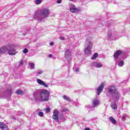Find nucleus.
Masks as SVG:
<instances>
[{
    "mask_svg": "<svg viewBox=\"0 0 130 130\" xmlns=\"http://www.w3.org/2000/svg\"><path fill=\"white\" fill-rule=\"evenodd\" d=\"M16 48H17V46L14 44L9 45L7 47L4 46L0 49V56L6 51L9 55H16V53H17Z\"/></svg>",
    "mask_w": 130,
    "mask_h": 130,
    "instance_id": "nucleus-1",
    "label": "nucleus"
},
{
    "mask_svg": "<svg viewBox=\"0 0 130 130\" xmlns=\"http://www.w3.org/2000/svg\"><path fill=\"white\" fill-rule=\"evenodd\" d=\"M49 15V10L47 8H44L41 10L36 12L34 18L37 21H41L42 17L47 18Z\"/></svg>",
    "mask_w": 130,
    "mask_h": 130,
    "instance_id": "nucleus-2",
    "label": "nucleus"
},
{
    "mask_svg": "<svg viewBox=\"0 0 130 130\" xmlns=\"http://www.w3.org/2000/svg\"><path fill=\"white\" fill-rule=\"evenodd\" d=\"M108 92L111 94L113 101L114 102H118L120 94L114 86H110L108 89Z\"/></svg>",
    "mask_w": 130,
    "mask_h": 130,
    "instance_id": "nucleus-3",
    "label": "nucleus"
},
{
    "mask_svg": "<svg viewBox=\"0 0 130 130\" xmlns=\"http://www.w3.org/2000/svg\"><path fill=\"white\" fill-rule=\"evenodd\" d=\"M50 95V92H49V91L46 89H42L40 91L41 101H42L43 102L48 101Z\"/></svg>",
    "mask_w": 130,
    "mask_h": 130,
    "instance_id": "nucleus-4",
    "label": "nucleus"
},
{
    "mask_svg": "<svg viewBox=\"0 0 130 130\" xmlns=\"http://www.w3.org/2000/svg\"><path fill=\"white\" fill-rule=\"evenodd\" d=\"M93 46V44L89 39H87L85 44V54H90L91 53V49H92V47Z\"/></svg>",
    "mask_w": 130,
    "mask_h": 130,
    "instance_id": "nucleus-5",
    "label": "nucleus"
},
{
    "mask_svg": "<svg viewBox=\"0 0 130 130\" xmlns=\"http://www.w3.org/2000/svg\"><path fill=\"white\" fill-rule=\"evenodd\" d=\"M64 57L68 61V64H70L71 62L70 60L72 59V53L70 50H67L64 53Z\"/></svg>",
    "mask_w": 130,
    "mask_h": 130,
    "instance_id": "nucleus-6",
    "label": "nucleus"
},
{
    "mask_svg": "<svg viewBox=\"0 0 130 130\" xmlns=\"http://www.w3.org/2000/svg\"><path fill=\"white\" fill-rule=\"evenodd\" d=\"M70 11H71L72 13H80V12H82V10L76 8V6L74 4L70 5Z\"/></svg>",
    "mask_w": 130,
    "mask_h": 130,
    "instance_id": "nucleus-7",
    "label": "nucleus"
},
{
    "mask_svg": "<svg viewBox=\"0 0 130 130\" xmlns=\"http://www.w3.org/2000/svg\"><path fill=\"white\" fill-rule=\"evenodd\" d=\"M58 114H59V111L56 109L54 110L52 117L53 119H54L55 121H56V122H58V121H59V120L58 119Z\"/></svg>",
    "mask_w": 130,
    "mask_h": 130,
    "instance_id": "nucleus-8",
    "label": "nucleus"
},
{
    "mask_svg": "<svg viewBox=\"0 0 130 130\" xmlns=\"http://www.w3.org/2000/svg\"><path fill=\"white\" fill-rule=\"evenodd\" d=\"M99 104H100V102L98 99H94L93 100L92 103V106L89 107L90 109H92V108H94L95 107H98L99 106Z\"/></svg>",
    "mask_w": 130,
    "mask_h": 130,
    "instance_id": "nucleus-9",
    "label": "nucleus"
},
{
    "mask_svg": "<svg viewBox=\"0 0 130 130\" xmlns=\"http://www.w3.org/2000/svg\"><path fill=\"white\" fill-rule=\"evenodd\" d=\"M122 54V51L118 50H117L115 53H114L113 56L114 57V60H115V61H118V58L119 57V56H120L121 54Z\"/></svg>",
    "mask_w": 130,
    "mask_h": 130,
    "instance_id": "nucleus-10",
    "label": "nucleus"
},
{
    "mask_svg": "<svg viewBox=\"0 0 130 130\" xmlns=\"http://www.w3.org/2000/svg\"><path fill=\"white\" fill-rule=\"evenodd\" d=\"M104 86L105 84L103 83H101L96 90V94L98 95H100V93L103 91V89H104Z\"/></svg>",
    "mask_w": 130,
    "mask_h": 130,
    "instance_id": "nucleus-11",
    "label": "nucleus"
},
{
    "mask_svg": "<svg viewBox=\"0 0 130 130\" xmlns=\"http://www.w3.org/2000/svg\"><path fill=\"white\" fill-rule=\"evenodd\" d=\"M37 82L38 84H39V85H41V86H44V87H45L46 88H48V85L47 84H45L43 81L41 80L40 79H37Z\"/></svg>",
    "mask_w": 130,
    "mask_h": 130,
    "instance_id": "nucleus-12",
    "label": "nucleus"
},
{
    "mask_svg": "<svg viewBox=\"0 0 130 130\" xmlns=\"http://www.w3.org/2000/svg\"><path fill=\"white\" fill-rule=\"evenodd\" d=\"M92 64L93 67H95V68H96L97 69H99L103 67V63H100L99 62H93Z\"/></svg>",
    "mask_w": 130,
    "mask_h": 130,
    "instance_id": "nucleus-13",
    "label": "nucleus"
},
{
    "mask_svg": "<svg viewBox=\"0 0 130 130\" xmlns=\"http://www.w3.org/2000/svg\"><path fill=\"white\" fill-rule=\"evenodd\" d=\"M111 107L114 110H116V109H117V105H116V103H115L112 104Z\"/></svg>",
    "mask_w": 130,
    "mask_h": 130,
    "instance_id": "nucleus-14",
    "label": "nucleus"
},
{
    "mask_svg": "<svg viewBox=\"0 0 130 130\" xmlns=\"http://www.w3.org/2000/svg\"><path fill=\"white\" fill-rule=\"evenodd\" d=\"M109 119L110 121H111L112 123H113V124H115L116 123V120L114 119V118H113V117L110 116L109 117Z\"/></svg>",
    "mask_w": 130,
    "mask_h": 130,
    "instance_id": "nucleus-15",
    "label": "nucleus"
},
{
    "mask_svg": "<svg viewBox=\"0 0 130 130\" xmlns=\"http://www.w3.org/2000/svg\"><path fill=\"white\" fill-rule=\"evenodd\" d=\"M112 34V30H109L108 32V37L109 39H111Z\"/></svg>",
    "mask_w": 130,
    "mask_h": 130,
    "instance_id": "nucleus-16",
    "label": "nucleus"
},
{
    "mask_svg": "<svg viewBox=\"0 0 130 130\" xmlns=\"http://www.w3.org/2000/svg\"><path fill=\"white\" fill-rule=\"evenodd\" d=\"M63 99H64V100H67V101H68V102H71V100L70 99V98L67 95H64L63 96Z\"/></svg>",
    "mask_w": 130,
    "mask_h": 130,
    "instance_id": "nucleus-17",
    "label": "nucleus"
},
{
    "mask_svg": "<svg viewBox=\"0 0 130 130\" xmlns=\"http://www.w3.org/2000/svg\"><path fill=\"white\" fill-rule=\"evenodd\" d=\"M29 64L31 70H34L35 69V64H34V63H29Z\"/></svg>",
    "mask_w": 130,
    "mask_h": 130,
    "instance_id": "nucleus-18",
    "label": "nucleus"
},
{
    "mask_svg": "<svg viewBox=\"0 0 130 130\" xmlns=\"http://www.w3.org/2000/svg\"><path fill=\"white\" fill-rule=\"evenodd\" d=\"M16 93L18 95H23V91L20 90H16Z\"/></svg>",
    "mask_w": 130,
    "mask_h": 130,
    "instance_id": "nucleus-19",
    "label": "nucleus"
},
{
    "mask_svg": "<svg viewBox=\"0 0 130 130\" xmlns=\"http://www.w3.org/2000/svg\"><path fill=\"white\" fill-rule=\"evenodd\" d=\"M97 57H98V53H95L93 55L92 57H91V59H95V58H97Z\"/></svg>",
    "mask_w": 130,
    "mask_h": 130,
    "instance_id": "nucleus-20",
    "label": "nucleus"
},
{
    "mask_svg": "<svg viewBox=\"0 0 130 130\" xmlns=\"http://www.w3.org/2000/svg\"><path fill=\"white\" fill-rule=\"evenodd\" d=\"M59 118L62 120H66V118H64V117H63V114L62 113H60L59 114Z\"/></svg>",
    "mask_w": 130,
    "mask_h": 130,
    "instance_id": "nucleus-21",
    "label": "nucleus"
},
{
    "mask_svg": "<svg viewBox=\"0 0 130 130\" xmlns=\"http://www.w3.org/2000/svg\"><path fill=\"white\" fill-rule=\"evenodd\" d=\"M6 124L4 122H1L0 123V128L3 129L5 126Z\"/></svg>",
    "mask_w": 130,
    "mask_h": 130,
    "instance_id": "nucleus-22",
    "label": "nucleus"
},
{
    "mask_svg": "<svg viewBox=\"0 0 130 130\" xmlns=\"http://www.w3.org/2000/svg\"><path fill=\"white\" fill-rule=\"evenodd\" d=\"M34 97L35 98V100L37 101V98L38 97V93L37 92H35L34 93Z\"/></svg>",
    "mask_w": 130,
    "mask_h": 130,
    "instance_id": "nucleus-23",
    "label": "nucleus"
},
{
    "mask_svg": "<svg viewBox=\"0 0 130 130\" xmlns=\"http://www.w3.org/2000/svg\"><path fill=\"white\" fill-rule=\"evenodd\" d=\"M35 3L37 5H40L42 3V0H36Z\"/></svg>",
    "mask_w": 130,
    "mask_h": 130,
    "instance_id": "nucleus-24",
    "label": "nucleus"
},
{
    "mask_svg": "<svg viewBox=\"0 0 130 130\" xmlns=\"http://www.w3.org/2000/svg\"><path fill=\"white\" fill-rule=\"evenodd\" d=\"M38 115H39V116H40L41 117H43V116L44 115V113L42 112H40L38 113Z\"/></svg>",
    "mask_w": 130,
    "mask_h": 130,
    "instance_id": "nucleus-25",
    "label": "nucleus"
},
{
    "mask_svg": "<svg viewBox=\"0 0 130 130\" xmlns=\"http://www.w3.org/2000/svg\"><path fill=\"white\" fill-rule=\"evenodd\" d=\"M119 67H122L123 66V62L122 61H120L118 63Z\"/></svg>",
    "mask_w": 130,
    "mask_h": 130,
    "instance_id": "nucleus-26",
    "label": "nucleus"
},
{
    "mask_svg": "<svg viewBox=\"0 0 130 130\" xmlns=\"http://www.w3.org/2000/svg\"><path fill=\"white\" fill-rule=\"evenodd\" d=\"M23 52L24 54L27 53V52H28V49L27 48H25L24 49V50L23 51Z\"/></svg>",
    "mask_w": 130,
    "mask_h": 130,
    "instance_id": "nucleus-27",
    "label": "nucleus"
},
{
    "mask_svg": "<svg viewBox=\"0 0 130 130\" xmlns=\"http://www.w3.org/2000/svg\"><path fill=\"white\" fill-rule=\"evenodd\" d=\"M125 117H126V115H123L122 116V120L124 121L125 120Z\"/></svg>",
    "mask_w": 130,
    "mask_h": 130,
    "instance_id": "nucleus-28",
    "label": "nucleus"
},
{
    "mask_svg": "<svg viewBox=\"0 0 130 130\" xmlns=\"http://www.w3.org/2000/svg\"><path fill=\"white\" fill-rule=\"evenodd\" d=\"M43 73V71L42 70H39L38 72H37V74L38 75H41Z\"/></svg>",
    "mask_w": 130,
    "mask_h": 130,
    "instance_id": "nucleus-29",
    "label": "nucleus"
},
{
    "mask_svg": "<svg viewBox=\"0 0 130 130\" xmlns=\"http://www.w3.org/2000/svg\"><path fill=\"white\" fill-rule=\"evenodd\" d=\"M59 39H60V40H66V38H64V37L62 36H60L59 37Z\"/></svg>",
    "mask_w": 130,
    "mask_h": 130,
    "instance_id": "nucleus-30",
    "label": "nucleus"
},
{
    "mask_svg": "<svg viewBox=\"0 0 130 130\" xmlns=\"http://www.w3.org/2000/svg\"><path fill=\"white\" fill-rule=\"evenodd\" d=\"M46 112H47V113H48L49 112H50V108H47L46 109Z\"/></svg>",
    "mask_w": 130,
    "mask_h": 130,
    "instance_id": "nucleus-31",
    "label": "nucleus"
},
{
    "mask_svg": "<svg viewBox=\"0 0 130 130\" xmlns=\"http://www.w3.org/2000/svg\"><path fill=\"white\" fill-rule=\"evenodd\" d=\"M66 23L68 24V25H71L72 24V21L70 20H67L66 21Z\"/></svg>",
    "mask_w": 130,
    "mask_h": 130,
    "instance_id": "nucleus-32",
    "label": "nucleus"
},
{
    "mask_svg": "<svg viewBox=\"0 0 130 130\" xmlns=\"http://www.w3.org/2000/svg\"><path fill=\"white\" fill-rule=\"evenodd\" d=\"M67 111H68V109H67V108H63L62 110V112H66Z\"/></svg>",
    "mask_w": 130,
    "mask_h": 130,
    "instance_id": "nucleus-33",
    "label": "nucleus"
},
{
    "mask_svg": "<svg viewBox=\"0 0 130 130\" xmlns=\"http://www.w3.org/2000/svg\"><path fill=\"white\" fill-rule=\"evenodd\" d=\"M3 130H9V128L7 126V125H6L4 128L3 129Z\"/></svg>",
    "mask_w": 130,
    "mask_h": 130,
    "instance_id": "nucleus-34",
    "label": "nucleus"
},
{
    "mask_svg": "<svg viewBox=\"0 0 130 130\" xmlns=\"http://www.w3.org/2000/svg\"><path fill=\"white\" fill-rule=\"evenodd\" d=\"M48 57H49L50 58H52V57H53V55H52V54H49L48 55Z\"/></svg>",
    "mask_w": 130,
    "mask_h": 130,
    "instance_id": "nucleus-35",
    "label": "nucleus"
},
{
    "mask_svg": "<svg viewBox=\"0 0 130 130\" xmlns=\"http://www.w3.org/2000/svg\"><path fill=\"white\" fill-rule=\"evenodd\" d=\"M23 61H20L19 62V67H21V66H23Z\"/></svg>",
    "mask_w": 130,
    "mask_h": 130,
    "instance_id": "nucleus-36",
    "label": "nucleus"
},
{
    "mask_svg": "<svg viewBox=\"0 0 130 130\" xmlns=\"http://www.w3.org/2000/svg\"><path fill=\"white\" fill-rule=\"evenodd\" d=\"M54 45V42H50V45H51V46H53Z\"/></svg>",
    "mask_w": 130,
    "mask_h": 130,
    "instance_id": "nucleus-37",
    "label": "nucleus"
},
{
    "mask_svg": "<svg viewBox=\"0 0 130 130\" xmlns=\"http://www.w3.org/2000/svg\"><path fill=\"white\" fill-rule=\"evenodd\" d=\"M57 4H61V0H57Z\"/></svg>",
    "mask_w": 130,
    "mask_h": 130,
    "instance_id": "nucleus-38",
    "label": "nucleus"
},
{
    "mask_svg": "<svg viewBox=\"0 0 130 130\" xmlns=\"http://www.w3.org/2000/svg\"><path fill=\"white\" fill-rule=\"evenodd\" d=\"M75 71H76V72L78 73L79 72L80 70L79 69V68H76Z\"/></svg>",
    "mask_w": 130,
    "mask_h": 130,
    "instance_id": "nucleus-39",
    "label": "nucleus"
},
{
    "mask_svg": "<svg viewBox=\"0 0 130 130\" xmlns=\"http://www.w3.org/2000/svg\"><path fill=\"white\" fill-rule=\"evenodd\" d=\"M9 95H12V90L11 89L9 90Z\"/></svg>",
    "mask_w": 130,
    "mask_h": 130,
    "instance_id": "nucleus-40",
    "label": "nucleus"
},
{
    "mask_svg": "<svg viewBox=\"0 0 130 130\" xmlns=\"http://www.w3.org/2000/svg\"><path fill=\"white\" fill-rule=\"evenodd\" d=\"M85 130H90V128H85Z\"/></svg>",
    "mask_w": 130,
    "mask_h": 130,
    "instance_id": "nucleus-41",
    "label": "nucleus"
},
{
    "mask_svg": "<svg viewBox=\"0 0 130 130\" xmlns=\"http://www.w3.org/2000/svg\"><path fill=\"white\" fill-rule=\"evenodd\" d=\"M12 119H16V118H15V117H12Z\"/></svg>",
    "mask_w": 130,
    "mask_h": 130,
    "instance_id": "nucleus-42",
    "label": "nucleus"
},
{
    "mask_svg": "<svg viewBox=\"0 0 130 130\" xmlns=\"http://www.w3.org/2000/svg\"><path fill=\"white\" fill-rule=\"evenodd\" d=\"M71 2H75V0H70Z\"/></svg>",
    "mask_w": 130,
    "mask_h": 130,
    "instance_id": "nucleus-43",
    "label": "nucleus"
},
{
    "mask_svg": "<svg viewBox=\"0 0 130 130\" xmlns=\"http://www.w3.org/2000/svg\"><path fill=\"white\" fill-rule=\"evenodd\" d=\"M25 35H26V34H23V36H25Z\"/></svg>",
    "mask_w": 130,
    "mask_h": 130,
    "instance_id": "nucleus-44",
    "label": "nucleus"
}]
</instances>
